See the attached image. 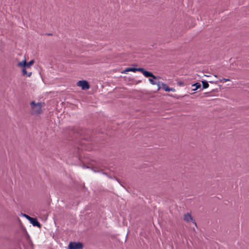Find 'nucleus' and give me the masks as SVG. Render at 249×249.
<instances>
[{
    "mask_svg": "<svg viewBox=\"0 0 249 249\" xmlns=\"http://www.w3.org/2000/svg\"><path fill=\"white\" fill-rule=\"evenodd\" d=\"M202 87H203V89H206L209 87V85L208 83L207 82V81H202Z\"/></svg>",
    "mask_w": 249,
    "mask_h": 249,
    "instance_id": "nucleus-11",
    "label": "nucleus"
},
{
    "mask_svg": "<svg viewBox=\"0 0 249 249\" xmlns=\"http://www.w3.org/2000/svg\"><path fill=\"white\" fill-rule=\"evenodd\" d=\"M214 77H217V75H214Z\"/></svg>",
    "mask_w": 249,
    "mask_h": 249,
    "instance_id": "nucleus-18",
    "label": "nucleus"
},
{
    "mask_svg": "<svg viewBox=\"0 0 249 249\" xmlns=\"http://www.w3.org/2000/svg\"><path fill=\"white\" fill-rule=\"evenodd\" d=\"M48 36H51V35H52V34H48Z\"/></svg>",
    "mask_w": 249,
    "mask_h": 249,
    "instance_id": "nucleus-17",
    "label": "nucleus"
},
{
    "mask_svg": "<svg viewBox=\"0 0 249 249\" xmlns=\"http://www.w3.org/2000/svg\"><path fill=\"white\" fill-rule=\"evenodd\" d=\"M44 103L41 102L36 103L32 101L30 103L31 107V114L39 115L42 113V107L44 106Z\"/></svg>",
    "mask_w": 249,
    "mask_h": 249,
    "instance_id": "nucleus-2",
    "label": "nucleus"
},
{
    "mask_svg": "<svg viewBox=\"0 0 249 249\" xmlns=\"http://www.w3.org/2000/svg\"><path fill=\"white\" fill-rule=\"evenodd\" d=\"M162 88L166 91H175V89L174 88H169L166 84L162 83L161 84Z\"/></svg>",
    "mask_w": 249,
    "mask_h": 249,
    "instance_id": "nucleus-7",
    "label": "nucleus"
},
{
    "mask_svg": "<svg viewBox=\"0 0 249 249\" xmlns=\"http://www.w3.org/2000/svg\"><path fill=\"white\" fill-rule=\"evenodd\" d=\"M192 87H195V88L193 89V90L195 91L200 88L201 85L199 83H196L195 84L192 85Z\"/></svg>",
    "mask_w": 249,
    "mask_h": 249,
    "instance_id": "nucleus-10",
    "label": "nucleus"
},
{
    "mask_svg": "<svg viewBox=\"0 0 249 249\" xmlns=\"http://www.w3.org/2000/svg\"><path fill=\"white\" fill-rule=\"evenodd\" d=\"M23 216L25 217L29 221L31 220L32 217H30L28 215H27L26 214H24Z\"/></svg>",
    "mask_w": 249,
    "mask_h": 249,
    "instance_id": "nucleus-15",
    "label": "nucleus"
},
{
    "mask_svg": "<svg viewBox=\"0 0 249 249\" xmlns=\"http://www.w3.org/2000/svg\"><path fill=\"white\" fill-rule=\"evenodd\" d=\"M152 78H149V81L150 82V83L152 84V85H156L157 84V82H156L155 81H154V80H156V79H159L160 77H157V79H154L153 77H152Z\"/></svg>",
    "mask_w": 249,
    "mask_h": 249,
    "instance_id": "nucleus-12",
    "label": "nucleus"
},
{
    "mask_svg": "<svg viewBox=\"0 0 249 249\" xmlns=\"http://www.w3.org/2000/svg\"><path fill=\"white\" fill-rule=\"evenodd\" d=\"M178 84L179 86H182L184 85V83L183 82H181V81H179L178 82Z\"/></svg>",
    "mask_w": 249,
    "mask_h": 249,
    "instance_id": "nucleus-16",
    "label": "nucleus"
},
{
    "mask_svg": "<svg viewBox=\"0 0 249 249\" xmlns=\"http://www.w3.org/2000/svg\"><path fill=\"white\" fill-rule=\"evenodd\" d=\"M30 223L32 224V225L34 226H37L39 228L41 227L40 224L38 222V221L37 220L36 218H32L31 220L30 221Z\"/></svg>",
    "mask_w": 249,
    "mask_h": 249,
    "instance_id": "nucleus-8",
    "label": "nucleus"
},
{
    "mask_svg": "<svg viewBox=\"0 0 249 249\" xmlns=\"http://www.w3.org/2000/svg\"><path fill=\"white\" fill-rule=\"evenodd\" d=\"M83 247V244L81 242H71L68 249H82Z\"/></svg>",
    "mask_w": 249,
    "mask_h": 249,
    "instance_id": "nucleus-3",
    "label": "nucleus"
},
{
    "mask_svg": "<svg viewBox=\"0 0 249 249\" xmlns=\"http://www.w3.org/2000/svg\"><path fill=\"white\" fill-rule=\"evenodd\" d=\"M22 73L23 75L26 76L27 77H30L32 74V72L31 71H26V67H22Z\"/></svg>",
    "mask_w": 249,
    "mask_h": 249,
    "instance_id": "nucleus-9",
    "label": "nucleus"
},
{
    "mask_svg": "<svg viewBox=\"0 0 249 249\" xmlns=\"http://www.w3.org/2000/svg\"><path fill=\"white\" fill-rule=\"evenodd\" d=\"M183 220L186 222L192 221L195 225V226H196V223L195 220L193 219V217L190 213H186L184 214Z\"/></svg>",
    "mask_w": 249,
    "mask_h": 249,
    "instance_id": "nucleus-6",
    "label": "nucleus"
},
{
    "mask_svg": "<svg viewBox=\"0 0 249 249\" xmlns=\"http://www.w3.org/2000/svg\"><path fill=\"white\" fill-rule=\"evenodd\" d=\"M34 63V60H32L29 61L28 63H27L25 59L24 60L19 62L18 64V66L19 67H26V68H30L31 66Z\"/></svg>",
    "mask_w": 249,
    "mask_h": 249,
    "instance_id": "nucleus-4",
    "label": "nucleus"
},
{
    "mask_svg": "<svg viewBox=\"0 0 249 249\" xmlns=\"http://www.w3.org/2000/svg\"><path fill=\"white\" fill-rule=\"evenodd\" d=\"M156 85H157L158 86V89H157L158 90H160V89L162 88L160 86V82L159 81L157 82V84Z\"/></svg>",
    "mask_w": 249,
    "mask_h": 249,
    "instance_id": "nucleus-14",
    "label": "nucleus"
},
{
    "mask_svg": "<svg viewBox=\"0 0 249 249\" xmlns=\"http://www.w3.org/2000/svg\"><path fill=\"white\" fill-rule=\"evenodd\" d=\"M137 71L141 72L146 77H153L154 79L157 78V76L154 75L151 72L146 71L142 68H127L122 73H125L128 71L136 72Z\"/></svg>",
    "mask_w": 249,
    "mask_h": 249,
    "instance_id": "nucleus-1",
    "label": "nucleus"
},
{
    "mask_svg": "<svg viewBox=\"0 0 249 249\" xmlns=\"http://www.w3.org/2000/svg\"><path fill=\"white\" fill-rule=\"evenodd\" d=\"M227 81H230V79H228V78H223L222 79H220V82H227Z\"/></svg>",
    "mask_w": 249,
    "mask_h": 249,
    "instance_id": "nucleus-13",
    "label": "nucleus"
},
{
    "mask_svg": "<svg viewBox=\"0 0 249 249\" xmlns=\"http://www.w3.org/2000/svg\"><path fill=\"white\" fill-rule=\"evenodd\" d=\"M77 85L81 87L82 89L83 90L88 89L90 87L89 83L86 80L79 81L77 83Z\"/></svg>",
    "mask_w": 249,
    "mask_h": 249,
    "instance_id": "nucleus-5",
    "label": "nucleus"
}]
</instances>
